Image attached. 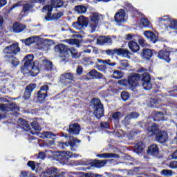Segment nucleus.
<instances>
[{"label":"nucleus","mask_w":177,"mask_h":177,"mask_svg":"<svg viewBox=\"0 0 177 177\" xmlns=\"http://www.w3.org/2000/svg\"><path fill=\"white\" fill-rule=\"evenodd\" d=\"M19 50V47L17 45H10L5 47V48L3 49V54L5 55L3 56V59H5V61L10 63V64H12L14 67H16L17 65H19V61L17 60V58L14 57V55H16Z\"/></svg>","instance_id":"nucleus-2"},{"label":"nucleus","mask_w":177,"mask_h":177,"mask_svg":"<svg viewBox=\"0 0 177 177\" xmlns=\"http://www.w3.org/2000/svg\"><path fill=\"white\" fill-rule=\"evenodd\" d=\"M104 53H106V55L109 56H120L123 57H127L130 55V52L129 50L125 48H114V49H109L104 50Z\"/></svg>","instance_id":"nucleus-10"},{"label":"nucleus","mask_w":177,"mask_h":177,"mask_svg":"<svg viewBox=\"0 0 177 177\" xmlns=\"http://www.w3.org/2000/svg\"><path fill=\"white\" fill-rule=\"evenodd\" d=\"M97 63H99V64L110 63V59L103 60V59H97Z\"/></svg>","instance_id":"nucleus-59"},{"label":"nucleus","mask_w":177,"mask_h":177,"mask_svg":"<svg viewBox=\"0 0 177 177\" xmlns=\"http://www.w3.org/2000/svg\"><path fill=\"white\" fill-rule=\"evenodd\" d=\"M51 1L52 2L50 5H46L44 6L41 10V12H43V13H47L46 16L45 17L46 21H50V20H57L60 19V17H62V12L54 14L52 17H50V15L52 13V9L53 8H62V6H63V4L64 3L63 2V0Z\"/></svg>","instance_id":"nucleus-3"},{"label":"nucleus","mask_w":177,"mask_h":177,"mask_svg":"<svg viewBox=\"0 0 177 177\" xmlns=\"http://www.w3.org/2000/svg\"><path fill=\"white\" fill-rule=\"evenodd\" d=\"M62 79H64L68 81H73V73H66L62 74Z\"/></svg>","instance_id":"nucleus-41"},{"label":"nucleus","mask_w":177,"mask_h":177,"mask_svg":"<svg viewBox=\"0 0 177 177\" xmlns=\"http://www.w3.org/2000/svg\"><path fill=\"white\" fill-rule=\"evenodd\" d=\"M47 46H50L48 45L46 46V45H36L35 46V49H38L39 50H41V51H44L46 50V49L45 48H47Z\"/></svg>","instance_id":"nucleus-48"},{"label":"nucleus","mask_w":177,"mask_h":177,"mask_svg":"<svg viewBox=\"0 0 177 177\" xmlns=\"http://www.w3.org/2000/svg\"><path fill=\"white\" fill-rule=\"evenodd\" d=\"M170 53V51L161 50L160 51H158V59H160L162 60L165 61L167 63H169L171 62V58L169 57Z\"/></svg>","instance_id":"nucleus-22"},{"label":"nucleus","mask_w":177,"mask_h":177,"mask_svg":"<svg viewBox=\"0 0 177 177\" xmlns=\"http://www.w3.org/2000/svg\"><path fill=\"white\" fill-rule=\"evenodd\" d=\"M27 174L28 172L27 171H21V174H19V177H27Z\"/></svg>","instance_id":"nucleus-64"},{"label":"nucleus","mask_w":177,"mask_h":177,"mask_svg":"<svg viewBox=\"0 0 177 177\" xmlns=\"http://www.w3.org/2000/svg\"><path fill=\"white\" fill-rule=\"evenodd\" d=\"M120 97L121 100H123V102H127L130 98V95L129 94V92L121 91Z\"/></svg>","instance_id":"nucleus-42"},{"label":"nucleus","mask_w":177,"mask_h":177,"mask_svg":"<svg viewBox=\"0 0 177 177\" xmlns=\"http://www.w3.org/2000/svg\"><path fill=\"white\" fill-rule=\"evenodd\" d=\"M99 158H118L119 156L115 153H104L103 154H97Z\"/></svg>","instance_id":"nucleus-33"},{"label":"nucleus","mask_w":177,"mask_h":177,"mask_svg":"<svg viewBox=\"0 0 177 177\" xmlns=\"http://www.w3.org/2000/svg\"><path fill=\"white\" fill-rule=\"evenodd\" d=\"M114 20L118 26L120 24H122V23H125L127 21V18L125 17V10L121 9L119 10L117 13L115 14Z\"/></svg>","instance_id":"nucleus-18"},{"label":"nucleus","mask_w":177,"mask_h":177,"mask_svg":"<svg viewBox=\"0 0 177 177\" xmlns=\"http://www.w3.org/2000/svg\"><path fill=\"white\" fill-rule=\"evenodd\" d=\"M120 67H118V69L121 71H126L127 68H129V61L127 59H122L120 61Z\"/></svg>","instance_id":"nucleus-37"},{"label":"nucleus","mask_w":177,"mask_h":177,"mask_svg":"<svg viewBox=\"0 0 177 177\" xmlns=\"http://www.w3.org/2000/svg\"><path fill=\"white\" fill-rule=\"evenodd\" d=\"M66 131L70 133V135L77 136L80 132V125L77 123L71 124L68 125V129H66Z\"/></svg>","instance_id":"nucleus-20"},{"label":"nucleus","mask_w":177,"mask_h":177,"mask_svg":"<svg viewBox=\"0 0 177 177\" xmlns=\"http://www.w3.org/2000/svg\"><path fill=\"white\" fill-rule=\"evenodd\" d=\"M140 26L141 27H148V28H151V25L149 22V20H147V19H141Z\"/></svg>","instance_id":"nucleus-43"},{"label":"nucleus","mask_w":177,"mask_h":177,"mask_svg":"<svg viewBox=\"0 0 177 177\" xmlns=\"http://www.w3.org/2000/svg\"><path fill=\"white\" fill-rule=\"evenodd\" d=\"M164 116V113L162 111H158L155 113V118H162Z\"/></svg>","instance_id":"nucleus-58"},{"label":"nucleus","mask_w":177,"mask_h":177,"mask_svg":"<svg viewBox=\"0 0 177 177\" xmlns=\"http://www.w3.org/2000/svg\"><path fill=\"white\" fill-rule=\"evenodd\" d=\"M90 107H92L93 116H95L97 120L104 115V109L102 107L101 100L98 98H92V100L90 101Z\"/></svg>","instance_id":"nucleus-6"},{"label":"nucleus","mask_w":177,"mask_h":177,"mask_svg":"<svg viewBox=\"0 0 177 177\" xmlns=\"http://www.w3.org/2000/svg\"><path fill=\"white\" fill-rule=\"evenodd\" d=\"M36 158L44 160L45 158V153L39 152L38 154H36Z\"/></svg>","instance_id":"nucleus-52"},{"label":"nucleus","mask_w":177,"mask_h":177,"mask_svg":"<svg viewBox=\"0 0 177 177\" xmlns=\"http://www.w3.org/2000/svg\"><path fill=\"white\" fill-rule=\"evenodd\" d=\"M129 49L132 53H136L140 51V45H129Z\"/></svg>","instance_id":"nucleus-44"},{"label":"nucleus","mask_w":177,"mask_h":177,"mask_svg":"<svg viewBox=\"0 0 177 177\" xmlns=\"http://www.w3.org/2000/svg\"><path fill=\"white\" fill-rule=\"evenodd\" d=\"M88 76H90L93 80H101L102 79V74L101 73L97 72L95 69L91 70L88 72Z\"/></svg>","instance_id":"nucleus-27"},{"label":"nucleus","mask_w":177,"mask_h":177,"mask_svg":"<svg viewBox=\"0 0 177 177\" xmlns=\"http://www.w3.org/2000/svg\"><path fill=\"white\" fill-rule=\"evenodd\" d=\"M34 89H36V84L30 83L29 85L25 86V90L24 92V100H28L30 98V95L32 93Z\"/></svg>","instance_id":"nucleus-19"},{"label":"nucleus","mask_w":177,"mask_h":177,"mask_svg":"<svg viewBox=\"0 0 177 177\" xmlns=\"http://www.w3.org/2000/svg\"><path fill=\"white\" fill-rule=\"evenodd\" d=\"M75 10L77 13L82 15L84 13H86V7L85 6L78 5L75 7Z\"/></svg>","instance_id":"nucleus-38"},{"label":"nucleus","mask_w":177,"mask_h":177,"mask_svg":"<svg viewBox=\"0 0 177 177\" xmlns=\"http://www.w3.org/2000/svg\"><path fill=\"white\" fill-rule=\"evenodd\" d=\"M145 45L146 44V41L141 37H136L134 40L129 41V45Z\"/></svg>","instance_id":"nucleus-34"},{"label":"nucleus","mask_w":177,"mask_h":177,"mask_svg":"<svg viewBox=\"0 0 177 177\" xmlns=\"http://www.w3.org/2000/svg\"><path fill=\"white\" fill-rule=\"evenodd\" d=\"M169 168L171 169H177V161H171V162H169Z\"/></svg>","instance_id":"nucleus-54"},{"label":"nucleus","mask_w":177,"mask_h":177,"mask_svg":"<svg viewBox=\"0 0 177 177\" xmlns=\"http://www.w3.org/2000/svg\"><path fill=\"white\" fill-rule=\"evenodd\" d=\"M55 52L59 53L60 57V63H68V58L66 57V55H68V53L70 52L71 54V57L75 59L79 58L80 55L79 53H77V50L71 48H68V46L66 45H55Z\"/></svg>","instance_id":"nucleus-4"},{"label":"nucleus","mask_w":177,"mask_h":177,"mask_svg":"<svg viewBox=\"0 0 177 177\" xmlns=\"http://www.w3.org/2000/svg\"><path fill=\"white\" fill-rule=\"evenodd\" d=\"M87 165L93 168H101L104 166V165H106V161L93 160L88 161Z\"/></svg>","instance_id":"nucleus-25"},{"label":"nucleus","mask_w":177,"mask_h":177,"mask_svg":"<svg viewBox=\"0 0 177 177\" xmlns=\"http://www.w3.org/2000/svg\"><path fill=\"white\" fill-rule=\"evenodd\" d=\"M91 59V57H84V58H82V62H84V63H86L88 64H90V65H93V62L92 61H90Z\"/></svg>","instance_id":"nucleus-51"},{"label":"nucleus","mask_w":177,"mask_h":177,"mask_svg":"<svg viewBox=\"0 0 177 177\" xmlns=\"http://www.w3.org/2000/svg\"><path fill=\"white\" fill-rule=\"evenodd\" d=\"M138 117H140V114L136 112H131V113H129L123 119V124L127 125L129 124V120H136Z\"/></svg>","instance_id":"nucleus-26"},{"label":"nucleus","mask_w":177,"mask_h":177,"mask_svg":"<svg viewBox=\"0 0 177 177\" xmlns=\"http://www.w3.org/2000/svg\"><path fill=\"white\" fill-rule=\"evenodd\" d=\"M26 28V26L20 24L15 23L12 26V30L14 32H21Z\"/></svg>","instance_id":"nucleus-35"},{"label":"nucleus","mask_w":177,"mask_h":177,"mask_svg":"<svg viewBox=\"0 0 177 177\" xmlns=\"http://www.w3.org/2000/svg\"><path fill=\"white\" fill-rule=\"evenodd\" d=\"M169 18L167 16L162 17L159 18V21L162 22V21H167Z\"/></svg>","instance_id":"nucleus-61"},{"label":"nucleus","mask_w":177,"mask_h":177,"mask_svg":"<svg viewBox=\"0 0 177 177\" xmlns=\"http://www.w3.org/2000/svg\"><path fill=\"white\" fill-rule=\"evenodd\" d=\"M81 41H82V36L77 33L73 35V39H65L64 42L70 44L71 45H80Z\"/></svg>","instance_id":"nucleus-21"},{"label":"nucleus","mask_w":177,"mask_h":177,"mask_svg":"<svg viewBox=\"0 0 177 177\" xmlns=\"http://www.w3.org/2000/svg\"><path fill=\"white\" fill-rule=\"evenodd\" d=\"M170 28L172 30H177V20L176 19H172L170 21Z\"/></svg>","instance_id":"nucleus-45"},{"label":"nucleus","mask_w":177,"mask_h":177,"mask_svg":"<svg viewBox=\"0 0 177 177\" xmlns=\"http://www.w3.org/2000/svg\"><path fill=\"white\" fill-rule=\"evenodd\" d=\"M140 82H142V80H140V74L136 73L129 74V76L125 80L118 81V84L123 86H129L132 88L139 86Z\"/></svg>","instance_id":"nucleus-5"},{"label":"nucleus","mask_w":177,"mask_h":177,"mask_svg":"<svg viewBox=\"0 0 177 177\" xmlns=\"http://www.w3.org/2000/svg\"><path fill=\"white\" fill-rule=\"evenodd\" d=\"M158 146L155 144L151 145L149 147L147 148V155L155 157L156 156H158Z\"/></svg>","instance_id":"nucleus-24"},{"label":"nucleus","mask_w":177,"mask_h":177,"mask_svg":"<svg viewBox=\"0 0 177 177\" xmlns=\"http://www.w3.org/2000/svg\"><path fill=\"white\" fill-rule=\"evenodd\" d=\"M144 35L146 37V38L153 41V44H156V42L158 41L157 36H156V35H154V33L150 30L145 31L144 32Z\"/></svg>","instance_id":"nucleus-30"},{"label":"nucleus","mask_w":177,"mask_h":177,"mask_svg":"<svg viewBox=\"0 0 177 177\" xmlns=\"http://www.w3.org/2000/svg\"><path fill=\"white\" fill-rule=\"evenodd\" d=\"M138 127L142 128V129L147 130V132L154 133L156 131H161L158 129V126L156 124L153 123V125H151V123L148 121H140L138 122Z\"/></svg>","instance_id":"nucleus-12"},{"label":"nucleus","mask_w":177,"mask_h":177,"mask_svg":"<svg viewBox=\"0 0 177 177\" xmlns=\"http://www.w3.org/2000/svg\"><path fill=\"white\" fill-rule=\"evenodd\" d=\"M95 68H97V70L102 71H104L105 69H106V66L104 65H99L98 64H97V62H95Z\"/></svg>","instance_id":"nucleus-50"},{"label":"nucleus","mask_w":177,"mask_h":177,"mask_svg":"<svg viewBox=\"0 0 177 177\" xmlns=\"http://www.w3.org/2000/svg\"><path fill=\"white\" fill-rule=\"evenodd\" d=\"M86 177H101V175L97 174H86Z\"/></svg>","instance_id":"nucleus-60"},{"label":"nucleus","mask_w":177,"mask_h":177,"mask_svg":"<svg viewBox=\"0 0 177 177\" xmlns=\"http://www.w3.org/2000/svg\"><path fill=\"white\" fill-rule=\"evenodd\" d=\"M140 80H142V86L144 87V90L149 91L153 88V84H151V75L149 73L140 75Z\"/></svg>","instance_id":"nucleus-11"},{"label":"nucleus","mask_w":177,"mask_h":177,"mask_svg":"<svg viewBox=\"0 0 177 177\" xmlns=\"http://www.w3.org/2000/svg\"><path fill=\"white\" fill-rule=\"evenodd\" d=\"M34 55L32 54H28L25 55L24 60L21 61L24 65L19 68L21 73L24 74H30V77H36L38 75L39 71H53V62L49 59H44L41 64H38V66H34L32 59Z\"/></svg>","instance_id":"nucleus-1"},{"label":"nucleus","mask_w":177,"mask_h":177,"mask_svg":"<svg viewBox=\"0 0 177 177\" xmlns=\"http://www.w3.org/2000/svg\"><path fill=\"white\" fill-rule=\"evenodd\" d=\"M112 78L114 80H121V78H123V72H121V71H114V73H112Z\"/></svg>","instance_id":"nucleus-40"},{"label":"nucleus","mask_w":177,"mask_h":177,"mask_svg":"<svg viewBox=\"0 0 177 177\" xmlns=\"http://www.w3.org/2000/svg\"><path fill=\"white\" fill-rule=\"evenodd\" d=\"M86 26H88V19L82 15L78 17L77 22L73 24V27L76 30H82L83 27Z\"/></svg>","instance_id":"nucleus-17"},{"label":"nucleus","mask_w":177,"mask_h":177,"mask_svg":"<svg viewBox=\"0 0 177 177\" xmlns=\"http://www.w3.org/2000/svg\"><path fill=\"white\" fill-rule=\"evenodd\" d=\"M47 174L50 175L49 177H60V171L57 168L51 167L47 169Z\"/></svg>","instance_id":"nucleus-29"},{"label":"nucleus","mask_w":177,"mask_h":177,"mask_svg":"<svg viewBox=\"0 0 177 177\" xmlns=\"http://www.w3.org/2000/svg\"><path fill=\"white\" fill-rule=\"evenodd\" d=\"M33 8H34V5L32 4L26 3L24 5L23 12H21V16H24V13H26V12H31Z\"/></svg>","instance_id":"nucleus-39"},{"label":"nucleus","mask_w":177,"mask_h":177,"mask_svg":"<svg viewBox=\"0 0 177 177\" xmlns=\"http://www.w3.org/2000/svg\"><path fill=\"white\" fill-rule=\"evenodd\" d=\"M55 138H57V135H55L53 132L44 131L41 133V139L55 140Z\"/></svg>","instance_id":"nucleus-31"},{"label":"nucleus","mask_w":177,"mask_h":177,"mask_svg":"<svg viewBox=\"0 0 177 177\" xmlns=\"http://www.w3.org/2000/svg\"><path fill=\"white\" fill-rule=\"evenodd\" d=\"M153 49L144 48L142 50V59L145 61L151 60V57H153Z\"/></svg>","instance_id":"nucleus-23"},{"label":"nucleus","mask_w":177,"mask_h":177,"mask_svg":"<svg viewBox=\"0 0 177 177\" xmlns=\"http://www.w3.org/2000/svg\"><path fill=\"white\" fill-rule=\"evenodd\" d=\"M144 149H145V144L142 142H138L136 145H134V152H136V153H142Z\"/></svg>","instance_id":"nucleus-32"},{"label":"nucleus","mask_w":177,"mask_h":177,"mask_svg":"<svg viewBox=\"0 0 177 177\" xmlns=\"http://www.w3.org/2000/svg\"><path fill=\"white\" fill-rule=\"evenodd\" d=\"M171 157L173 158V160H177V150H176L175 152H173Z\"/></svg>","instance_id":"nucleus-63"},{"label":"nucleus","mask_w":177,"mask_h":177,"mask_svg":"<svg viewBox=\"0 0 177 177\" xmlns=\"http://www.w3.org/2000/svg\"><path fill=\"white\" fill-rule=\"evenodd\" d=\"M177 89H175V90H173L171 91H169V95L173 97H175V98H177Z\"/></svg>","instance_id":"nucleus-57"},{"label":"nucleus","mask_w":177,"mask_h":177,"mask_svg":"<svg viewBox=\"0 0 177 177\" xmlns=\"http://www.w3.org/2000/svg\"><path fill=\"white\" fill-rule=\"evenodd\" d=\"M8 110H10V111H14L17 110V106L16 105V103L12 102L8 104Z\"/></svg>","instance_id":"nucleus-47"},{"label":"nucleus","mask_w":177,"mask_h":177,"mask_svg":"<svg viewBox=\"0 0 177 177\" xmlns=\"http://www.w3.org/2000/svg\"><path fill=\"white\" fill-rule=\"evenodd\" d=\"M1 44L3 45H6L8 44H11V45H19V43H17L16 41H8L6 40H5V41L1 40Z\"/></svg>","instance_id":"nucleus-53"},{"label":"nucleus","mask_w":177,"mask_h":177,"mask_svg":"<svg viewBox=\"0 0 177 177\" xmlns=\"http://www.w3.org/2000/svg\"><path fill=\"white\" fill-rule=\"evenodd\" d=\"M6 3H7L6 0H0V8L5 6V5H6Z\"/></svg>","instance_id":"nucleus-62"},{"label":"nucleus","mask_w":177,"mask_h":177,"mask_svg":"<svg viewBox=\"0 0 177 177\" xmlns=\"http://www.w3.org/2000/svg\"><path fill=\"white\" fill-rule=\"evenodd\" d=\"M47 91H49V86L44 85L40 87V90L36 93V99L38 100V103H41L44 102L46 97H47Z\"/></svg>","instance_id":"nucleus-15"},{"label":"nucleus","mask_w":177,"mask_h":177,"mask_svg":"<svg viewBox=\"0 0 177 177\" xmlns=\"http://www.w3.org/2000/svg\"><path fill=\"white\" fill-rule=\"evenodd\" d=\"M76 74L77 75H82V66H77Z\"/></svg>","instance_id":"nucleus-56"},{"label":"nucleus","mask_w":177,"mask_h":177,"mask_svg":"<svg viewBox=\"0 0 177 177\" xmlns=\"http://www.w3.org/2000/svg\"><path fill=\"white\" fill-rule=\"evenodd\" d=\"M121 118H123V114L121 112L117 111L112 113V120L115 123H119V120H121Z\"/></svg>","instance_id":"nucleus-36"},{"label":"nucleus","mask_w":177,"mask_h":177,"mask_svg":"<svg viewBox=\"0 0 177 177\" xmlns=\"http://www.w3.org/2000/svg\"><path fill=\"white\" fill-rule=\"evenodd\" d=\"M100 127L102 129H108L110 127V124L109 123H108V122H101Z\"/></svg>","instance_id":"nucleus-55"},{"label":"nucleus","mask_w":177,"mask_h":177,"mask_svg":"<svg viewBox=\"0 0 177 177\" xmlns=\"http://www.w3.org/2000/svg\"><path fill=\"white\" fill-rule=\"evenodd\" d=\"M55 160L59 162V163L64 165L68 162L69 155L66 151H60L57 153L54 156Z\"/></svg>","instance_id":"nucleus-16"},{"label":"nucleus","mask_w":177,"mask_h":177,"mask_svg":"<svg viewBox=\"0 0 177 177\" xmlns=\"http://www.w3.org/2000/svg\"><path fill=\"white\" fill-rule=\"evenodd\" d=\"M27 167H29L32 171H34L36 169V165L34 164V161H28Z\"/></svg>","instance_id":"nucleus-49"},{"label":"nucleus","mask_w":177,"mask_h":177,"mask_svg":"<svg viewBox=\"0 0 177 177\" xmlns=\"http://www.w3.org/2000/svg\"><path fill=\"white\" fill-rule=\"evenodd\" d=\"M147 133H151L152 136H155V140L158 143L165 144L166 142H167V133L164 131H158L155 132L147 131Z\"/></svg>","instance_id":"nucleus-13"},{"label":"nucleus","mask_w":177,"mask_h":177,"mask_svg":"<svg viewBox=\"0 0 177 177\" xmlns=\"http://www.w3.org/2000/svg\"><path fill=\"white\" fill-rule=\"evenodd\" d=\"M18 121L19 122V127H21V129H24L25 131L30 132V129H32L37 131H41V127H39L38 122L35 121L30 122V124H29L28 122L21 118H18Z\"/></svg>","instance_id":"nucleus-8"},{"label":"nucleus","mask_w":177,"mask_h":177,"mask_svg":"<svg viewBox=\"0 0 177 177\" xmlns=\"http://www.w3.org/2000/svg\"><path fill=\"white\" fill-rule=\"evenodd\" d=\"M22 44L25 45H31V44H35L37 42H42L43 44H47V45H53L55 41L52 39L41 38L39 36H33L21 40Z\"/></svg>","instance_id":"nucleus-9"},{"label":"nucleus","mask_w":177,"mask_h":177,"mask_svg":"<svg viewBox=\"0 0 177 177\" xmlns=\"http://www.w3.org/2000/svg\"><path fill=\"white\" fill-rule=\"evenodd\" d=\"M60 136H62V138H68L70 140H68V142H59V147L60 149H64L68 147H70L71 151H75V149L79 147V143H80V140L77 139V138L68 136V134L60 133Z\"/></svg>","instance_id":"nucleus-7"},{"label":"nucleus","mask_w":177,"mask_h":177,"mask_svg":"<svg viewBox=\"0 0 177 177\" xmlns=\"http://www.w3.org/2000/svg\"><path fill=\"white\" fill-rule=\"evenodd\" d=\"M103 20V16L99 15L97 12H93L91 15V22H90V27L92 31H95L97 25L99 24V21H102Z\"/></svg>","instance_id":"nucleus-14"},{"label":"nucleus","mask_w":177,"mask_h":177,"mask_svg":"<svg viewBox=\"0 0 177 177\" xmlns=\"http://www.w3.org/2000/svg\"><path fill=\"white\" fill-rule=\"evenodd\" d=\"M97 44H98V45L111 44V38L106 36H100L97 39Z\"/></svg>","instance_id":"nucleus-28"},{"label":"nucleus","mask_w":177,"mask_h":177,"mask_svg":"<svg viewBox=\"0 0 177 177\" xmlns=\"http://www.w3.org/2000/svg\"><path fill=\"white\" fill-rule=\"evenodd\" d=\"M162 175L166 176H171V175H173V171L169 169H163L162 170Z\"/></svg>","instance_id":"nucleus-46"}]
</instances>
